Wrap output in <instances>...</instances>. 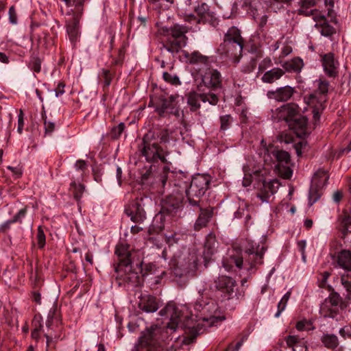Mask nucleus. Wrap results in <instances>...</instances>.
Here are the masks:
<instances>
[{"mask_svg": "<svg viewBox=\"0 0 351 351\" xmlns=\"http://www.w3.org/2000/svg\"><path fill=\"white\" fill-rule=\"evenodd\" d=\"M160 315L169 317L170 321L167 324V330L175 331L177 328L181 327L185 330L186 335L183 339L184 344L193 343L202 329L201 324L191 317L192 315H190L185 306H177L173 303H169L160 310Z\"/></svg>", "mask_w": 351, "mask_h": 351, "instance_id": "1", "label": "nucleus"}, {"mask_svg": "<svg viewBox=\"0 0 351 351\" xmlns=\"http://www.w3.org/2000/svg\"><path fill=\"white\" fill-rule=\"evenodd\" d=\"M266 250L267 246L264 242L260 245L252 241H248L245 248L244 256L240 252L232 250L223 258V267L226 271H230L234 266L241 269L243 259H245V265L247 266V269H252L263 264V255Z\"/></svg>", "mask_w": 351, "mask_h": 351, "instance_id": "2", "label": "nucleus"}, {"mask_svg": "<svg viewBox=\"0 0 351 351\" xmlns=\"http://www.w3.org/2000/svg\"><path fill=\"white\" fill-rule=\"evenodd\" d=\"M191 182L190 178L182 172L174 173L169 168L164 167L154 178L153 184L157 191L164 193L169 188L172 187L173 192L186 193Z\"/></svg>", "mask_w": 351, "mask_h": 351, "instance_id": "3", "label": "nucleus"}, {"mask_svg": "<svg viewBox=\"0 0 351 351\" xmlns=\"http://www.w3.org/2000/svg\"><path fill=\"white\" fill-rule=\"evenodd\" d=\"M167 332L158 326H152L143 332L132 351H167L161 344Z\"/></svg>", "mask_w": 351, "mask_h": 351, "instance_id": "4", "label": "nucleus"}, {"mask_svg": "<svg viewBox=\"0 0 351 351\" xmlns=\"http://www.w3.org/2000/svg\"><path fill=\"white\" fill-rule=\"evenodd\" d=\"M138 150L148 162L160 160L163 163L168 162L166 156L169 152L158 145L155 130H149L144 135L141 144L138 145Z\"/></svg>", "mask_w": 351, "mask_h": 351, "instance_id": "5", "label": "nucleus"}, {"mask_svg": "<svg viewBox=\"0 0 351 351\" xmlns=\"http://www.w3.org/2000/svg\"><path fill=\"white\" fill-rule=\"evenodd\" d=\"M194 311L198 321L202 320L207 323L208 326H214L225 319L217 304L210 299L197 300L194 304Z\"/></svg>", "mask_w": 351, "mask_h": 351, "instance_id": "6", "label": "nucleus"}, {"mask_svg": "<svg viewBox=\"0 0 351 351\" xmlns=\"http://www.w3.org/2000/svg\"><path fill=\"white\" fill-rule=\"evenodd\" d=\"M210 182L208 175L197 174L192 178L186 191V199L191 206H199L201 198L208 189Z\"/></svg>", "mask_w": 351, "mask_h": 351, "instance_id": "7", "label": "nucleus"}, {"mask_svg": "<svg viewBox=\"0 0 351 351\" xmlns=\"http://www.w3.org/2000/svg\"><path fill=\"white\" fill-rule=\"evenodd\" d=\"M170 267L176 276H186L196 269L197 257L189 252L175 255L170 261Z\"/></svg>", "mask_w": 351, "mask_h": 351, "instance_id": "8", "label": "nucleus"}, {"mask_svg": "<svg viewBox=\"0 0 351 351\" xmlns=\"http://www.w3.org/2000/svg\"><path fill=\"white\" fill-rule=\"evenodd\" d=\"M188 31L189 27L179 24H176L169 29H164V32L169 36L166 45H165L167 50L171 53H177L184 47L187 41V37L185 34Z\"/></svg>", "mask_w": 351, "mask_h": 351, "instance_id": "9", "label": "nucleus"}, {"mask_svg": "<svg viewBox=\"0 0 351 351\" xmlns=\"http://www.w3.org/2000/svg\"><path fill=\"white\" fill-rule=\"evenodd\" d=\"M316 89L314 93L310 95L311 102L317 101L318 105L313 110V118L315 121L320 117L319 110L325 108V103L327 101V94L329 90V82L325 79L319 78L314 82Z\"/></svg>", "mask_w": 351, "mask_h": 351, "instance_id": "10", "label": "nucleus"}, {"mask_svg": "<svg viewBox=\"0 0 351 351\" xmlns=\"http://www.w3.org/2000/svg\"><path fill=\"white\" fill-rule=\"evenodd\" d=\"M254 174L258 177V184L256 187L259 193L257 196L263 202H267V199L277 191L280 182L277 179L267 180L263 178V171L260 169L254 171Z\"/></svg>", "mask_w": 351, "mask_h": 351, "instance_id": "11", "label": "nucleus"}, {"mask_svg": "<svg viewBox=\"0 0 351 351\" xmlns=\"http://www.w3.org/2000/svg\"><path fill=\"white\" fill-rule=\"evenodd\" d=\"M142 264V262L135 263V261H133V263L127 264L128 267L123 266L121 269L115 267V271L124 282L137 286L140 280L138 272H143Z\"/></svg>", "mask_w": 351, "mask_h": 351, "instance_id": "12", "label": "nucleus"}, {"mask_svg": "<svg viewBox=\"0 0 351 351\" xmlns=\"http://www.w3.org/2000/svg\"><path fill=\"white\" fill-rule=\"evenodd\" d=\"M183 194L178 192H173L168 195L162 202L163 212L169 215H176L183 208Z\"/></svg>", "mask_w": 351, "mask_h": 351, "instance_id": "13", "label": "nucleus"}, {"mask_svg": "<svg viewBox=\"0 0 351 351\" xmlns=\"http://www.w3.org/2000/svg\"><path fill=\"white\" fill-rule=\"evenodd\" d=\"M202 82L198 85V90L204 92V87L215 90L221 86V76L220 73L213 69L206 68L204 74H201Z\"/></svg>", "mask_w": 351, "mask_h": 351, "instance_id": "14", "label": "nucleus"}, {"mask_svg": "<svg viewBox=\"0 0 351 351\" xmlns=\"http://www.w3.org/2000/svg\"><path fill=\"white\" fill-rule=\"evenodd\" d=\"M243 46V43L223 40V43H221L218 48V51L221 54L225 55L232 59L234 62L237 63L239 62L240 58L242 56Z\"/></svg>", "mask_w": 351, "mask_h": 351, "instance_id": "15", "label": "nucleus"}, {"mask_svg": "<svg viewBox=\"0 0 351 351\" xmlns=\"http://www.w3.org/2000/svg\"><path fill=\"white\" fill-rule=\"evenodd\" d=\"M328 180L327 173L324 171H317L312 181V185L309 190V203L313 205L322 195L321 188Z\"/></svg>", "mask_w": 351, "mask_h": 351, "instance_id": "16", "label": "nucleus"}, {"mask_svg": "<svg viewBox=\"0 0 351 351\" xmlns=\"http://www.w3.org/2000/svg\"><path fill=\"white\" fill-rule=\"evenodd\" d=\"M298 114V106L291 103L276 108L273 111L271 117L274 121H285L289 124Z\"/></svg>", "mask_w": 351, "mask_h": 351, "instance_id": "17", "label": "nucleus"}, {"mask_svg": "<svg viewBox=\"0 0 351 351\" xmlns=\"http://www.w3.org/2000/svg\"><path fill=\"white\" fill-rule=\"evenodd\" d=\"M143 199H136L130 202L125 208V214L130 217L134 223H142L146 218V213L143 206Z\"/></svg>", "mask_w": 351, "mask_h": 351, "instance_id": "18", "label": "nucleus"}, {"mask_svg": "<svg viewBox=\"0 0 351 351\" xmlns=\"http://www.w3.org/2000/svg\"><path fill=\"white\" fill-rule=\"evenodd\" d=\"M130 246L128 244L120 243L117 245L115 254L119 258V263L115 267L121 269L123 266H127V264L133 263L136 252L130 250Z\"/></svg>", "mask_w": 351, "mask_h": 351, "instance_id": "19", "label": "nucleus"}, {"mask_svg": "<svg viewBox=\"0 0 351 351\" xmlns=\"http://www.w3.org/2000/svg\"><path fill=\"white\" fill-rule=\"evenodd\" d=\"M215 287L222 293L230 298L234 292L236 281L227 276H221L215 281Z\"/></svg>", "mask_w": 351, "mask_h": 351, "instance_id": "20", "label": "nucleus"}, {"mask_svg": "<svg viewBox=\"0 0 351 351\" xmlns=\"http://www.w3.org/2000/svg\"><path fill=\"white\" fill-rule=\"evenodd\" d=\"M178 95H170L160 99L158 110L160 113L168 112L178 116L177 109Z\"/></svg>", "mask_w": 351, "mask_h": 351, "instance_id": "21", "label": "nucleus"}, {"mask_svg": "<svg viewBox=\"0 0 351 351\" xmlns=\"http://www.w3.org/2000/svg\"><path fill=\"white\" fill-rule=\"evenodd\" d=\"M288 125L300 138H304L308 134L307 119L305 117L300 114V113L293 120L289 122Z\"/></svg>", "mask_w": 351, "mask_h": 351, "instance_id": "22", "label": "nucleus"}, {"mask_svg": "<svg viewBox=\"0 0 351 351\" xmlns=\"http://www.w3.org/2000/svg\"><path fill=\"white\" fill-rule=\"evenodd\" d=\"M294 88L290 86H285L278 88L275 90H269L267 96L270 99H274L277 101H287L291 98L294 93Z\"/></svg>", "mask_w": 351, "mask_h": 351, "instance_id": "23", "label": "nucleus"}, {"mask_svg": "<svg viewBox=\"0 0 351 351\" xmlns=\"http://www.w3.org/2000/svg\"><path fill=\"white\" fill-rule=\"evenodd\" d=\"M218 244L216 237L213 234H210L207 236L203 252L205 262L207 263L214 258L217 252Z\"/></svg>", "mask_w": 351, "mask_h": 351, "instance_id": "24", "label": "nucleus"}, {"mask_svg": "<svg viewBox=\"0 0 351 351\" xmlns=\"http://www.w3.org/2000/svg\"><path fill=\"white\" fill-rule=\"evenodd\" d=\"M322 60L326 74L329 77H335L338 73L339 62L335 59L334 54L332 53L325 54Z\"/></svg>", "mask_w": 351, "mask_h": 351, "instance_id": "25", "label": "nucleus"}, {"mask_svg": "<svg viewBox=\"0 0 351 351\" xmlns=\"http://www.w3.org/2000/svg\"><path fill=\"white\" fill-rule=\"evenodd\" d=\"M159 306V301L156 297L150 295H143L141 296L138 302V307L144 312H156L158 309Z\"/></svg>", "mask_w": 351, "mask_h": 351, "instance_id": "26", "label": "nucleus"}, {"mask_svg": "<svg viewBox=\"0 0 351 351\" xmlns=\"http://www.w3.org/2000/svg\"><path fill=\"white\" fill-rule=\"evenodd\" d=\"M184 56L186 61L190 64H196L204 66L206 69L210 66V58L206 56H204L198 51L192 53L185 52Z\"/></svg>", "mask_w": 351, "mask_h": 351, "instance_id": "27", "label": "nucleus"}, {"mask_svg": "<svg viewBox=\"0 0 351 351\" xmlns=\"http://www.w3.org/2000/svg\"><path fill=\"white\" fill-rule=\"evenodd\" d=\"M337 263L339 267L344 271L351 270V251L343 250L337 255Z\"/></svg>", "mask_w": 351, "mask_h": 351, "instance_id": "28", "label": "nucleus"}, {"mask_svg": "<svg viewBox=\"0 0 351 351\" xmlns=\"http://www.w3.org/2000/svg\"><path fill=\"white\" fill-rule=\"evenodd\" d=\"M350 303L346 300H343L340 295L337 292H332L330 294L329 297L324 300V306L331 305L335 308L338 309V306L341 308H345Z\"/></svg>", "mask_w": 351, "mask_h": 351, "instance_id": "29", "label": "nucleus"}, {"mask_svg": "<svg viewBox=\"0 0 351 351\" xmlns=\"http://www.w3.org/2000/svg\"><path fill=\"white\" fill-rule=\"evenodd\" d=\"M285 74L282 69L275 67L266 71L261 77V80L264 83L272 84L279 80Z\"/></svg>", "mask_w": 351, "mask_h": 351, "instance_id": "30", "label": "nucleus"}, {"mask_svg": "<svg viewBox=\"0 0 351 351\" xmlns=\"http://www.w3.org/2000/svg\"><path fill=\"white\" fill-rule=\"evenodd\" d=\"M283 69L287 72L299 73L304 66L303 60L300 58H295L282 64Z\"/></svg>", "mask_w": 351, "mask_h": 351, "instance_id": "31", "label": "nucleus"}, {"mask_svg": "<svg viewBox=\"0 0 351 351\" xmlns=\"http://www.w3.org/2000/svg\"><path fill=\"white\" fill-rule=\"evenodd\" d=\"M195 12L199 17V22L200 21L207 22L210 21L213 17V13L210 12L209 6L205 3H202L196 7Z\"/></svg>", "mask_w": 351, "mask_h": 351, "instance_id": "32", "label": "nucleus"}, {"mask_svg": "<svg viewBox=\"0 0 351 351\" xmlns=\"http://www.w3.org/2000/svg\"><path fill=\"white\" fill-rule=\"evenodd\" d=\"M213 215L212 211L208 208H200V213L195 223V229L196 230H200L202 228L205 227Z\"/></svg>", "mask_w": 351, "mask_h": 351, "instance_id": "33", "label": "nucleus"}, {"mask_svg": "<svg viewBox=\"0 0 351 351\" xmlns=\"http://www.w3.org/2000/svg\"><path fill=\"white\" fill-rule=\"evenodd\" d=\"M268 152L277 162H278V165H282L283 163L288 165L290 161V155L286 151L271 149L270 150H268Z\"/></svg>", "mask_w": 351, "mask_h": 351, "instance_id": "34", "label": "nucleus"}, {"mask_svg": "<svg viewBox=\"0 0 351 351\" xmlns=\"http://www.w3.org/2000/svg\"><path fill=\"white\" fill-rule=\"evenodd\" d=\"M341 283L346 291V300L351 303V270L344 271L341 276Z\"/></svg>", "mask_w": 351, "mask_h": 351, "instance_id": "35", "label": "nucleus"}, {"mask_svg": "<svg viewBox=\"0 0 351 351\" xmlns=\"http://www.w3.org/2000/svg\"><path fill=\"white\" fill-rule=\"evenodd\" d=\"M339 230L342 234V237L345 238L348 233H351V217L344 214L339 216Z\"/></svg>", "mask_w": 351, "mask_h": 351, "instance_id": "36", "label": "nucleus"}, {"mask_svg": "<svg viewBox=\"0 0 351 351\" xmlns=\"http://www.w3.org/2000/svg\"><path fill=\"white\" fill-rule=\"evenodd\" d=\"M202 101L201 94L196 92H191L187 95V104L191 111H197L200 108Z\"/></svg>", "mask_w": 351, "mask_h": 351, "instance_id": "37", "label": "nucleus"}, {"mask_svg": "<svg viewBox=\"0 0 351 351\" xmlns=\"http://www.w3.org/2000/svg\"><path fill=\"white\" fill-rule=\"evenodd\" d=\"M223 40H228V41H235L236 43H243L244 40L241 35L240 30L236 27H230L224 36Z\"/></svg>", "mask_w": 351, "mask_h": 351, "instance_id": "38", "label": "nucleus"}, {"mask_svg": "<svg viewBox=\"0 0 351 351\" xmlns=\"http://www.w3.org/2000/svg\"><path fill=\"white\" fill-rule=\"evenodd\" d=\"M322 342L328 348L333 349L339 344L338 338L335 335H324L322 337Z\"/></svg>", "mask_w": 351, "mask_h": 351, "instance_id": "39", "label": "nucleus"}, {"mask_svg": "<svg viewBox=\"0 0 351 351\" xmlns=\"http://www.w3.org/2000/svg\"><path fill=\"white\" fill-rule=\"evenodd\" d=\"M337 308H335V307L331 305H327V306H325L324 302L320 306V313L324 317H334L337 315Z\"/></svg>", "mask_w": 351, "mask_h": 351, "instance_id": "40", "label": "nucleus"}, {"mask_svg": "<svg viewBox=\"0 0 351 351\" xmlns=\"http://www.w3.org/2000/svg\"><path fill=\"white\" fill-rule=\"evenodd\" d=\"M305 16H313L314 21L317 22L316 25H320L326 22L325 16L317 10H311L305 12Z\"/></svg>", "mask_w": 351, "mask_h": 351, "instance_id": "41", "label": "nucleus"}, {"mask_svg": "<svg viewBox=\"0 0 351 351\" xmlns=\"http://www.w3.org/2000/svg\"><path fill=\"white\" fill-rule=\"evenodd\" d=\"M200 94H201V97H202V101L204 103L208 102L211 105H216L219 101L218 97L215 93H201Z\"/></svg>", "mask_w": 351, "mask_h": 351, "instance_id": "42", "label": "nucleus"}, {"mask_svg": "<svg viewBox=\"0 0 351 351\" xmlns=\"http://www.w3.org/2000/svg\"><path fill=\"white\" fill-rule=\"evenodd\" d=\"M84 187L82 184L73 182L71 184L70 191L73 193L75 199L79 200L84 192Z\"/></svg>", "mask_w": 351, "mask_h": 351, "instance_id": "43", "label": "nucleus"}, {"mask_svg": "<svg viewBox=\"0 0 351 351\" xmlns=\"http://www.w3.org/2000/svg\"><path fill=\"white\" fill-rule=\"evenodd\" d=\"M290 296H291L290 291L287 292L284 295V296L282 297V298L281 299V300L280 301V302L278 304V311H277V313L275 314L276 317H278L280 316V315L281 314V313L285 309L288 300H289Z\"/></svg>", "mask_w": 351, "mask_h": 351, "instance_id": "44", "label": "nucleus"}, {"mask_svg": "<svg viewBox=\"0 0 351 351\" xmlns=\"http://www.w3.org/2000/svg\"><path fill=\"white\" fill-rule=\"evenodd\" d=\"M36 239L38 247L40 249L43 248L45 245V234L41 226H39L38 228Z\"/></svg>", "mask_w": 351, "mask_h": 351, "instance_id": "45", "label": "nucleus"}, {"mask_svg": "<svg viewBox=\"0 0 351 351\" xmlns=\"http://www.w3.org/2000/svg\"><path fill=\"white\" fill-rule=\"evenodd\" d=\"M162 76L164 80L171 84L178 85L180 84L179 77L176 74L164 72Z\"/></svg>", "mask_w": 351, "mask_h": 351, "instance_id": "46", "label": "nucleus"}, {"mask_svg": "<svg viewBox=\"0 0 351 351\" xmlns=\"http://www.w3.org/2000/svg\"><path fill=\"white\" fill-rule=\"evenodd\" d=\"M22 215V210H19L16 215L13 217L12 219L8 220L5 222L0 228V231L5 232L8 228L10 224L19 221L21 218V215Z\"/></svg>", "mask_w": 351, "mask_h": 351, "instance_id": "47", "label": "nucleus"}, {"mask_svg": "<svg viewBox=\"0 0 351 351\" xmlns=\"http://www.w3.org/2000/svg\"><path fill=\"white\" fill-rule=\"evenodd\" d=\"M232 119L230 115L226 114L220 117V129L221 130L225 131L228 130L231 125Z\"/></svg>", "mask_w": 351, "mask_h": 351, "instance_id": "48", "label": "nucleus"}, {"mask_svg": "<svg viewBox=\"0 0 351 351\" xmlns=\"http://www.w3.org/2000/svg\"><path fill=\"white\" fill-rule=\"evenodd\" d=\"M281 176L285 179H289L292 176L293 171L289 167L278 165L276 166Z\"/></svg>", "mask_w": 351, "mask_h": 351, "instance_id": "49", "label": "nucleus"}, {"mask_svg": "<svg viewBox=\"0 0 351 351\" xmlns=\"http://www.w3.org/2000/svg\"><path fill=\"white\" fill-rule=\"evenodd\" d=\"M311 325L312 324L311 322L304 319L298 322L295 327L299 331L310 330L313 329Z\"/></svg>", "mask_w": 351, "mask_h": 351, "instance_id": "50", "label": "nucleus"}, {"mask_svg": "<svg viewBox=\"0 0 351 351\" xmlns=\"http://www.w3.org/2000/svg\"><path fill=\"white\" fill-rule=\"evenodd\" d=\"M319 26L321 27L320 32L323 36H329L335 33V29L326 22Z\"/></svg>", "mask_w": 351, "mask_h": 351, "instance_id": "51", "label": "nucleus"}, {"mask_svg": "<svg viewBox=\"0 0 351 351\" xmlns=\"http://www.w3.org/2000/svg\"><path fill=\"white\" fill-rule=\"evenodd\" d=\"M303 338L299 337L298 335H289L286 338V343L289 347H293L298 343H302Z\"/></svg>", "mask_w": 351, "mask_h": 351, "instance_id": "52", "label": "nucleus"}, {"mask_svg": "<svg viewBox=\"0 0 351 351\" xmlns=\"http://www.w3.org/2000/svg\"><path fill=\"white\" fill-rule=\"evenodd\" d=\"M125 129V124L120 123L117 126L111 130V136L113 138H118Z\"/></svg>", "mask_w": 351, "mask_h": 351, "instance_id": "53", "label": "nucleus"}, {"mask_svg": "<svg viewBox=\"0 0 351 351\" xmlns=\"http://www.w3.org/2000/svg\"><path fill=\"white\" fill-rule=\"evenodd\" d=\"M307 146V142L306 141L302 140L300 142L294 144L293 147L295 150V152L298 156H301L303 152L306 149Z\"/></svg>", "mask_w": 351, "mask_h": 351, "instance_id": "54", "label": "nucleus"}, {"mask_svg": "<svg viewBox=\"0 0 351 351\" xmlns=\"http://www.w3.org/2000/svg\"><path fill=\"white\" fill-rule=\"evenodd\" d=\"M156 141L160 138V143H167L169 141V132L167 130L155 131Z\"/></svg>", "mask_w": 351, "mask_h": 351, "instance_id": "55", "label": "nucleus"}, {"mask_svg": "<svg viewBox=\"0 0 351 351\" xmlns=\"http://www.w3.org/2000/svg\"><path fill=\"white\" fill-rule=\"evenodd\" d=\"M315 4V0H304L302 1V4L301 6V9L300 10V12L305 15V12H309L308 8L313 6Z\"/></svg>", "mask_w": 351, "mask_h": 351, "instance_id": "56", "label": "nucleus"}, {"mask_svg": "<svg viewBox=\"0 0 351 351\" xmlns=\"http://www.w3.org/2000/svg\"><path fill=\"white\" fill-rule=\"evenodd\" d=\"M256 66V60L254 59H251L247 64L243 66L242 71L245 73H250L255 69Z\"/></svg>", "mask_w": 351, "mask_h": 351, "instance_id": "57", "label": "nucleus"}, {"mask_svg": "<svg viewBox=\"0 0 351 351\" xmlns=\"http://www.w3.org/2000/svg\"><path fill=\"white\" fill-rule=\"evenodd\" d=\"M41 61L39 58L34 57L29 63V66L35 72H40Z\"/></svg>", "mask_w": 351, "mask_h": 351, "instance_id": "58", "label": "nucleus"}, {"mask_svg": "<svg viewBox=\"0 0 351 351\" xmlns=\"http://www.w3.org/2000/svg\"><path fill=\"white\" fill-rule=\"evenodd\" d=\"M244 171H245V175H244V177H243V186L246 187V186H250L251 184V183L252 182L253 176H254V177H256V178H257L258 179V177L254 176V173L252 175V173H246L245 169H244Z\"/></svg>", "mask_w": 351, "mask_h": 351, "instance_id": "59", "label": "nucleus"}, {"mask_svg": "<svg viewBox=\"0 0 351 351\" xmlns=\"http://www.w3.org/2000/svg\"><path fill=\"white\" fill-rule=\"evenodd\" d=\"M247 339L246 336H243L241 339L237 343L233 348V344L230 343L225 351H238L242 346L243 341Z\"/></svg>", "mask_w": 351, "mask_h": 351, "instance_id": "60", "label": "nucleus"}, {"mask_svg": "<svg viewBox=\"0 0 351 351\" xmlns=\"http://www.w3.org/2000/svg\"><path fill=\"white\" fill-rule=\"evenodd\" d=\"M102 77L104 79L106 86H109L111 83L112 74L109 70L102 69Z\"/></svg>", "mask_w": 351, "mask_h": 351, "instance_id": "61", "label": "nucleus"}, {"mask_svg": "<svg viewBox=\"0 0 351 351\" xmlns=\"http://www.w3.org/2000/svg\"><path fill=\"white\" fill-rule=\"evenodd\" d=\"M9 20L12 24H16L17 23L16 12L14 6H11L9 9Z\"/></svg>", "mask_w": 351, "mask_h": 351, "instance_id": "62", "label": "nucleus"}, {"mask_svg": "<svg viewBox=\"0 0 351 351\" xmlns=\"http://www.w3.org/2000/svg\"><path fill=\"white\" fill-rule=\"evenodd\" d=\"M75 167L77 170L84 172L87 168V163L85 160H78L75 162Z\"/></svg>", "mask_w": 351, "mask_h": 351, "instance_id": "63", "label": "nucleus"}, {"mask_svg": "<svg viewBox=\"0 0 351 351\" xmlns=\"http://www.w3.org/2000/svg\"><path fill=\"white\" fill-rule=\"evenodd\" d=\"M64 84L63 82H60L58 84V86L56 87L55 91H56V96L59 97L64 94Z\"/></svg>", "mask_w": 351, "mask_h": 351, "instance_id": "64", "label": "nucleus"}]
</instances>
